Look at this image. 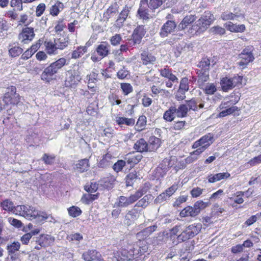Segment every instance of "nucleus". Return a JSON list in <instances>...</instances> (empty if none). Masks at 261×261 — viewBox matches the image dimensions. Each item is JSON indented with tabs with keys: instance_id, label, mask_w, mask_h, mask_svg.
<instances>
[{
	"instance_id": "38",
	"label": "nucleus",
	"mask_w": 261,
	"mask_h": 261,
	"mask_svg": "<svg viewBox=\"0 0 261 261\" xmlns=\"http://www.w3.org/2000/svg\"><path fill=\"white\" fill-rule=\"evenodd\" d=\"M54 40L56 42V45H57V48L58 50L65 49L68 46L70 43V40L68 37L54 39Z\"/></svg>"
},
{
	"instance_id": "17",
	"label": "nucleus",
	"mask_w": 261,
	"mask_h": 261,
	"mask_svg": "<svg viewBox=\"0 0 261 261\" xmlns=\"http://www.w3.org/2000/svg\"><path fill=\"white\" fill-rule=\"evenodd\" d=\"M148 8L150 9L148 0H140L137 13L141 19L143 20L149 19Z\"/></svg>"
},
{
	"instance_id": "6",
	"label": "nucleus",
	"mask_w": 261,
	"mask_h": 261,
	"mask_svg": "<svg viewBox=\"0 0 261 261\" xmlns=\"http://www.w3.org/2000/svg\"><path fill=\"white\" fill-rule=\"evenodd\" d=\"M212 139V136L208 134L202 136L198 140L195 141L192 145V148L196 149L190 154L193 156H198L203 152L211 145V141Z\"/></svg>"
},
{
	"instance_id": "34",
	"label": "nucleus",
	"mask_w": 261,
	"mask_h": 261,
	"mask_svg": "<svg viewBox=\"0 0 261 261\" xmlns=\"http://www.w3.org/2000/svg\"><path fill=\"white\" fill-rule=\"evenodd\" d=\"M116 257L118 261H128L133 259V256L129 253V249L128 250L125 249H122L118 251L116 253Z\"/></svg>"
},
{
	"instance_id": "43",
	"label": "nucleus",
	"mask_w": 261,
	"mask_h": 261,
	"mask_svg": "<svg viewBox=\"0 0 261 261\" xmlns=\"http://www.w3.org/2000/svg\"><path fill=\"white\" fill-rule=\"evenodd\" d=\"M87 51V46H79L76 49L72 51L71 53V58L77 59L81 58Z\"/></svg>"
},
{
	"instance_id": "47",
	"label": "nucleus",
	"mask_w": 261,
	"mask_h": 261,
	"mask_svg": "<svg viewBox=\"0 0 261 261\" xmlns=\"http://www.w3.org/2000/svg\"><path fill=\"white\" fill-rule=\"evenodd\" d=\"M138 175L136 171L129 172L125 177V184L126 187H132L138 178Z\"/></svg>"
},
{
	"instance_id": "58",
	"label": "nucleus",
	"mask_w": 261,
	"mask_h": 261,
	"mask_svg": "<svg viewBox=\"0 0 261 261\" xmlns=\"http://www.w3.org/2000/svg\"><path fill=\"white\" fill-rule=\"evenodd\" d=\"M67 211L68 215L73 218L77 217L82 213V211L79 207L74 205L68 208Z\"/></svg>"
},
{
	"instance_id": "49",
	"label": "nucleus",
	"mask_w": 261,
	"mask_h": 261,
	"mask_svg": "<svg viewBox=\"0 0 261 261\" xmlns=\"http://www.w3.org/2000/svg\"><path fill=\"white\" fill-rule=\"evenodd\" d=\"M221 85L224 91H227L234 88L233 83L230 78L224 77L221 80Z\"/></svg>"
},
{
	"instance_id": "12",
	"label": "nucleus",
	"mask_w": 261,
	"mask_h": 261,
	"mask_svg": "<svg viewBox=\"0 0 261 261\" xmlns=\"http://www.w3.org/2000/svg\"><path fill=\"white\" fill-rule=\"evenodd\" d=\"M15 214L23 216L29 220H33L34 214H37L36 209L29 205H19L16 206Z\"/></svg>"
},
{
	"instance_id": "23",
	"label": "nucleus",
	"mask_w": 261,
	"mask_h": 261,
	"mask_svg": "<svg viewBox=\"0 0 261 261\" xmlns=\"http://www.w3.org/2000/svg\"><path fill=\"white\" fill-rule=\"evenodd\" d=\"M185 104L187 105L188 111L192 110L197 111L198 109L204 108L207 109L211 105H206L205 103H201L198 105V103L195 98H192L190 100H186Z\"/></svg>"
},
{
	"instance_id": "30",
	"label": "nucleus",
	"mask_w": 261,
	"mask_h": 261,
	"mask_svg": "<svg viewBox=\"0 0 261 261\" xmlns=\"http://www.w3.org/2000/svg\"><path fill=\"white\" fill-rule=\"evenodd\" d=\"M100 253L95 249H89L82 254V258L85 261H96Z\"/></svg>"
},
{
	"instance_id": "28",
	"label": "nucleus",
	"mask_w": 261,
	"mask_h": 261,
	"mask_svg": "<svg viewBox=\"0 0 261 261\" xmlns=\"http://www.w3.org/2000/svg\"><path fill=\"white\" fill-rule=\"evenodd\" d=\"M119 10V5L117 2L112 4L105 11L103 14L104 19L109 21L112 16L117 13Z\"/></svg>"
},
{
	"instance_id": "33",
	"label": "nucleus",
	"mask_w": 261,
	"mask_h": 261,
	"mask_svg": "<svg viewBox=\"0 0 261 261\" xmlns=\"http://www.w3.org/2000/svg\"><path fill=\"white\" fill-rule=\"evenodd\" d=\"M157 227L158 226L156 225L148 226L138 232L137 233V236L140 239H142V240H145L144 239H146L152 232L156 230Z\"/></svg>"
},
{
	"instance_id": "52",
	"label": "nucleus",
	"mask_w": 261,
	"mask_h": 261,
	"mask_svg": "<svg viewBox=\"0 0 261 261\" xmlns=\"http://www.w3.org/2000/svg\"><path fill=\"white\" fill-rule=\"evenodd\" d=\"M63 4L61 2L58 1L56 4L50 8L49 14L52 16H57L61 11L60 9H63Z\"/></svg>"
},
{
	"instance_id": "64",
	"label": "nucleus",
	"mask_w": 261,
	"mask_h": 261,
	"mask_svg": "<svg viewBox=\"0 0 261 261\" xmlns=\"http://www.w3.org/2000/svg\"><path fill=\"white\" fill-rule=\"evenodd\" d=\"M55 159L56 156L54 154L49 155L47 153H44L43 155L41 160L46 165H52L54 164Z\"/></svg>"
},
{
	"instance_id": "11",
	"label": "nucleus",
	"mask_w": 261,
	"mask_h": 261,
	"mask_svg": "<svg viewBox=\"0 0 261 261\" xmlns=\"http://www.w3.org/2000/svg\"><path fill=\"white\" fill-rule=\"evenodd\" d=\"M239 58L240 61L237 64L242 69L246 68L248 64L253 62L254 59L252 50L248 47L245 48L242 50L239 55Z\"/></svg>"
},
{
	"instance_id": "8",
	"label": "nucleus",
	"mask_w": 261,
	"mask_h": 261,
	"mask_svg": "<svg viewBox=\"0 0 261 261\" xmlns=\"http://www.w3.org/2000/svg\"><path fill=\"white\" fill-rule=\"evenodd\" d=\"M146 191L143 188L137 190L134 194H131L129 197L121 196L119 197L117 206L121 207H126L137 201L141 198Z\"/></svg>"
},
{
	"instance_id": "55",
	"label": "nucleus",
	"mask_w": 261,
	"mask_h": 261,
	"mask_svg": "<svg viewBox=\"0 0 261 261\" xmlns=\"http://www.w3.org/2000/svg\"><path fill=\"white\" fill-rule=\"evenodd\" d=\"M196 74H197L199 83L207 82L209 79V70H197Z\"/></svg>"
},
{
	"instance_id": "60",
	"label": "nucleus",
	"mask_w": 261,
	"mask_h": 261,
	"mask_svg": "<svg viewBox=\"0 0 261 261\" xmlns=\"http://www.w3.org/2000/svg\"><path fill=\"white\" fill-rule=\"evenodd\" d=\"M151 90L152 93V96H158L159 95L163 96L168 93V91L166 90L161 89L160 87L155 85L151 86Z\"/></svg>"
},
{
	"instance_id": "39",
	"label": "nucleus",
	"mask_w": 261,
	"mask_h": 261,
	"mask_svg": "<svg viewBox=\"0 0 261 261\" xmlns=\"http://www.w3.org/2000/svg\"><path fill=\"white\" fill-rule=\"evenodd\" d=\"M187 106L185 103L179 105L177 108L175 106L176 117L182 118L188 116L189 111Z\"/></svg>"
},
{
	"instance_id": "48",
	"label": "nucleus",
	"mask_w": 261,
	"mask_h": 261,
	"mask_svg": "<svg viewBox=\"0 0 261 261\" xmlns=\"http://www.w3.org/2000/svg\"><path fill=\"white\" fill-rule=\"evenodd\" d=\"M77 169L80 172H84L88 170L90 165L89 160L88 159H84L79 161L78 163L76 165Z\"/></svg>"
},
{
	"instance_id": "18",
	"label": "nucleus",
	"mask_w": 261,
	"mask_h": 261,
	"mask_svg": "<svg viewBox=\"0 0 261 261\" xmlns=\"http://www.w3.org/2000/svg\"><path fill=\"white\" fill-rule=\"evenodd\" d=\"M55 239L50 235L47 234H41L38 237L36 240V243L39 246L43 248L48 247L54 243Z\"/></svg>"
},
{
	"instance_id": "53",
	"label": "nucleus",
	"mask_w": 261,
	"mask_h": 261,
	"mask_svg": "<svg viewBox=\"0 0 261 261\" xmlns=\"http://www.w3.org/2000/svg\"><path fill=\"white\" fill-rule=\"evenodd\" d=\"M116 123L119 125L125 124L127 126H133L135 123V120L134 118L119 117L117 118Z\"/></svg>"
},
{
	"instance_id": "4",
	"label": "nucleus",
	"mask_w": 261,
	"mask_h": 261,
	"mask_svg": "<svg viewBox=\"0 0 261 261\" xmlns=\"http://www.w3.org/2000/svg\"><path fill=\"white\" fill-rule=\"evenodd\" d=\"M201 228L202 225L199 223L189 225L177 236L176 244L194 238L199 233Z\"/></svg>"
},
{
	"instance_id": "14",
	"label": "nucleus",
	"mask_w": 261,
	"mask_h": 261,
	"mask_svg": "<svg viewBox=\"0 0 261 261\" xmlns=\"http://www.w3.org/2000/svg\"><path fill=\"white\" fill-rule=\"evenodd\" d=\"M204 19L201 18L197 21H195V23L189 27L187 32L190 37L194 35H198L204 31L207 23H204Z\"/></svg>"
},
{
	"instance_id": "31",
	"label": "nucleus",
	"mask_w": 261,
	"mask_h": 261,
	"mask_svg": "<svg viewBox=\"0 0 261 261\" xmlns=\"http://www.w3.org/2000/svg\"><path fill=\"white\" fill-rule=\"evenodd\" d=\"M147 143L149 151H155L161 146L162 141L160 138L151 136L149 137Z\"/></svg>"
},
{
	"instance_id": "50",
	"label": "nucleus",
	"mask_w": 261,
	"mask_h": 261,
	"mask_svg": "<svg viewBox=\"0 0 261 261\" xmlns=\"http://www.w3.org/2000/svg\"><path fill=\"white\" fill-rule=\"evenodd\" d=\"M87 87L89 91H85L83 95L86 96L88 99L92 98L96 94H98L99 91L96 86H91L90 84H88Z\"/></svg>"
},
{
	"instance_id": "29",
	"label": "nucleus",
	"mask_w": 261,
	"mask_h": 261,
	"mask_svg": "<svg viewBox=\"0 0 261 261\" xmlns=\"http://www.w3.org/2000/svg\"><path fill=\"white\" fill-rule=\"evenodd\" d=\"M221 17L224 20H237L239 18H243L244 15L240 10H235L233 12L228 11L223 12Z\"/></svg>"
},
{
	"instance_id": "51",
	"label": "nucleus",
	"mask_w": 261,
	"mask_h": 261,
	"mask_svg": "<svg viewBox=\"0 0 261 261\" xmlns=\"http://www.w3.org/2000/svg\"><path fill=\"white\" fill-rule=\"evenodd\" d=\"M20 247V244L19 242L14 241L7 246L6 249L9 255H12L18 251Z\"/></svg>"
},
{
	"instance_id": "13",
	"label": "nucleus",
	"mask_w": 261,
	"mask_h": 261,
	"mask_svg": "<svg viewBox=\"0 0 261 261\" xmlns=\"http://www.w3.org/2000/svg\"><path fill=\"white\" fill-rule=\"evenodd\" d=\"M35 36L34 29L32 27H25L22 28L18 35V39L23 44H28L31 42Z\"/></svg>"
},
{
	"instance_id": "22",
	"label": "nucleus",
	"mask_w": 261,
	"mask_h": 261,
	"mask_svg": "<svg viewBox=\"0 0 261 261\" xmlns=\"http://www.w3.org/2000/svg\"><path fill=\"white\" fill-rule=\"evenodd\" d=\"M196 19L197 17L195 15H186L179 23L178 29L180 30L188 29V27H191L194 22H195Z\"/></svg>"
},
{
	"instance_id": "45",
	"label": "nucleus",
	"mask_w": 261,
	"mask_h": 261,
	"mask_svg": "<svg viewBox=\"0 0 261 261\" xmlns=\"http://www.w3.org/2000/svg\"><path fill=\"white\" fill-rule=\"evenodd\" d=\"M152 199V196L151 194L146 195L136 203L135 207H141L145 208L148 206Z\"/></svg>"
},
{
	"instance_id": "24",
	"label": "nucleus",
	"mask_w": 261,
	"mask_h": 261,
	"mask_svg": "<svg viewBox=\"0 0 261 261\" xmlns=\"http://www.w3.org/2000/svg\"><path fill=\"white\" fill-rule=\"evenodd\" d=\"M240 97L238 95L234 94H231L227 97L224 99V101L222 102L220 105V109H223L230 107L231 105H236L239 100Z\"/></svg>"
},
{
	"instance_id": "42",
	"label": "nucleus",
	"mask_w": 261,
	"mask_h": 261,
	"mask_svg": "<svg viewBox=\"0 0 261 261\" xmlns=\"http://www.w3.org/2000/svg\"><path fill=\"white\" fill-rule=\"evenodd\" d=\"M147 125V118L144 115H141L139 117L136 124L135 125V129L136 131L140 132L145 129Z\"/></svg>"
},
{
	"instance_id": "41",
	"label": "nucleus",
	"mask_w": 261,
	"mask_h": 261,
	"mask_svg": "<svg viewBox=\"0 0 261 261\" xmlns=\"http://www.w3.org/2000/svg\"><path fill=\"white\" fill-rule=\"evenodd\" d=\"M225 28L231 32H243L245 30L244 24H236L231 22H228L225 24Z\"/></svg>"
},
{
	"instance_id": "32",
	"label": "nucleus",
	"mask_w": 261,
	"mask_h": 261,
	"mask_svg": "<svg viewBox=\"0 0 261 261\" xmlns=\"http://www.w3.org/2000/svg\"><path fill=\"white\" fill-rule=\"evenodd\" d=\"M134 148L137 152L141 153L149 151L148 143L143 138L137 141L134 145Z\"/></svg>"
},
{
	"instance_id": "36",
	"label": "nucleus",
	"mask_w": 261,
	"mask_h": 261,
	"mask_svg": "<svg viewBox=\"0 0 261 261\" xmlns=\"http://www.w3.org/2000/svg\"><path fill=\"white\" fill-rule=\"evenodd\" d=\"M37 214H34L33 219H36L39 222L44 223L47 220L49 219H53V217L51 215L48 214L45 211H38L36 210Z\"/></svg>"
},
{
	"instance_id": "59",
	"label": "nucleus",
	"mask_w": 261,
	"mask_h": 261,
	"mask_svg": "<svg viewBox=\"0 0 261 261\" xmlns=\"http://www.w3.org/2000/svg\"><path fill=\"white\" fill-rule=\"evenodd\" d=\"M108 99L112 106L119 105L122 103L119 95L115 93H111L108 96Z\"/></svg>"
},
{
	"instance_id": "5",
	"label": "nucleus",
	"mask_w": 261,
	"mask_h": 261,
	"mask_svg": "<svg viewBox=\"0 0 261 261\" xmlns=\"http://www.w3.org/2000/svg\"><path fill=\"white\" fill-rule=\"evenodd\" d=\"M4 103L7 106H17L20 102V96L17 93V89L14 86H10L7 88L6 92L3 97Z\"/></svg>"
},
{
	"instance_id": "62",
	"label": "nucleus",
	"mask_w": 261,
	"mask_h": 261,
	"mask_svg": "<svg viewBox=\"0 0 261 261\" xmlns=\"http://www.w3.org/2000/svg\"><path fill=\"white\" fill-rule=\"evenodd\" d=\"M66 27V24L63 18L60 19L57 21V23L54 28L55 32L59 34L62 32Z\"/></svg>"
},
{
	"instance_id": "21",
	"label": "nucleus",
	"mask_w": 261,
	"mask_h": 261,
	"mask_svg": "<svg viewBox=\"0 0 261 261\" xmlns=\"http://www.w3.org/2000/svg\"><path fill=\"white\" fill-rule=\"evenodd\" d=\"M8 54L11 58H17L19 57L23 51L18 43L15 42L11 43L8 46Z\"/></svg>"
},
{
	"instance_id": "20",
	"label": "nucleus",
	"mask_w": 261,
	"mask_h": 261,
	"mask_svg": "<svg viewBox=\"0 0 261 261\" xmlns=\"http://www.w3.org/2000/svg\"><path fill=\"white\" fill-rule=\"evenodd\" d=\"M43 43L44 47V50L48 56H55L58 54V50L54 40L53 41L50 39H46L43 41Z\"/></svg>"
},
{
	"instance_id": "40",
	"label": "nucleus",
	"mask_w": 261,
	"mask_h": 261,
	"mask_svg": "<svg viewBox=\"0 0 261 261\" xmlns=\"http://www.w3.org/2000/svg\"><path fill=\"white\" fill-rule=\"evenodd\" d=\"M112 159V155L109 152H107L102 156V159L97 163V166L99 168H104L109 166L111 164Z\"/></svg>"
},
{
	"instance_id": "15",
	"label": "nucleus",
	"mask_w": 261,
	"mask_h": 261,
	"mask_svg": "<svg viewBox=\"0 0 261 261\" xmlns=\"http://www.w3.org/2000/svg\"><path fill=\"white\" fill-rule=\"evenodd\" d=\"M171 167L170 161L167 159H164L156 168L155 175L158 177H163Z\"/></svg>"
},
{
	"instance_id": "54",
	"label": "nucleus",
	"mask_w": 261,
	"mask_h": 261,
	"mask_svg": "<svg viewBox=\"0 0 261 261\" xmlns=\"http://www.w3.org/2000/svg\"><path fill=\"white\" fill-rule=\"evenodd\" d=\"M1 206L3 209L12 212L15 214L16 206H14L13 203L9 199H6L4 200L1 203Z\"/></svg>"
},
{
	"instance_id": "9",
	"label": "nucleus",
	"mask_w": 261,
	"mask_h": 261,
	"mask_svg": "<svg viewBox=\"0 0 261 261\" xmlns=\"http://www.w3.org/2000/svg\"><path fill=\"white\" fill-rule=\"evenodd\" d=\"M146 33V29L144 25H138L133 31L131 38L128 39V45L130 47L139 44Z\"/></svg>"
},
{
	"instance_id": "63",
	"label": "nucleus",
	"mask_w": 261,
	"mask_h": 261,
	"mask_svg": "<svg viewBox=\"0 0 261 261\" xmlns=\"http://www.w3.org/2000/svg\"><path fill=\"white\" fill-rule=\"evenodd\" d=\"M210 65V60L207 58H203L199 62L198 66L201 68L200 70H209Z\"/></svg>"
},
{
	"instance_id": "2",
	"label": "nucleus",
	"mask_w": 261,
	"mask_h": 261,
	"mask_svg": "<svg viewBox=\"0 0 261 261\" xmlns=\"http://www.w3.org/2000/svg\"><path fill=\"white\" fill-rule=\"evenodd\" d=\"M81 80L82 76L80 67H73L66 72L64 86L69 88H75Z\"/></svg>"
},
{
	"instance_id": "56",
	"label": "nucleus",
	"mask_w": 261,
	"mask_h": 261,
	"mask_svg": "<svg viewBox=\"0 0 261 261\" xmlns=\"http://www.w3.org/2000/svg\"><path fill=\"white\" fill-rule=\"evenodd\" d=\"M87 114L91 117H96L98 113V105L90 103L86 108Z\"/></svg>"
},
{
	"instance_id": "44",
	"label": "nucleus",
	"mask_w": 261,
	"mask_h": 261,
	"mask_svg": "<svg viewBox=\"0 0 261 261\" xmlns=\"http://www.w3.org/2000/svg\"><path fill=\"white\" fill-rule=\"evenodd\" d=\"M130 8L128 5H125L119 13L116 21L121 23L124 22L128 16Z\"/></svg>"
},
{
	"instance_id": "26",
	"label": "nucleus",
	"mask_w": 261,
	"mask_h": 261,
	"mask_svg": "<svg viewBox=\"0 0 261 261\" xmlns=\"http://www.w3.org/2000/svg\"><path fill=\"white\" fill-rule=\"evenodd\" d=\"M159 71L162 77L171 81L173 83H178V78L172 73V69L169 66H166L163 69H161Z\"/></svg>"
},
{
	"instance_id": "7",
	"label": "nucleus",
	"mask_w": 261,
	"mask_h": 261,
	"mask_svg": "<svg viewBox=\"0 0 261 261\" xmlns=\"http://www.w3.org/2000/svg\"><path fill=\"white\" fill-rule=\"evenodd\" d=\"M207 205V203L202 201H197L194 204L193 206H187L185 207L180 212V216L181 217H195L200 213L202 209L205 208Z\"/></svg>"
},
{
	"instance_id": "46",
	"label": "nucleus",
	"mask_w": 261,
	"mask_h": 261,
	"mask_svg": "<svg viewBox=\"0 0 261 261\" xmlns=\"http://www.w3.org/2000/svg\"><path fill=\"white\" fill-rule=\"evenodd\" d=\"M99 193H97L95 194H85L83 195L81 201L86 204H89L94 200L97 199L99 197Z\"/></svg>"
},
{
	"instance_id": "57",
	"label": "nucleus",
	"mask_w": 261,
	"mask_h": 261,
	"mask_svg": "<svg viewBox=\"0 0 261 261\" xmlns=\"http://www.w3.org/2000/svg\"><path fill=\"white\" fill-rule=\"evenodd\" d=\"M120 88L122 94L124 96H127L133 91V87L130 83H120Z\"/></svg>"
},
{
	"instance_id": "10",
	"label": "nucleus",
	"mask_w": 261,
	"mask_h": 261,
	"mask_svg": "<svg viewBox=\"0 0 261 261\" xmlns=\"http://www.w3.org/2000/svg\"><path fill=\"white\" fill-rule=\"evenodd\" d=\"M95 51L98 56H96L95 55H92L91 56V60L94 62L100 61L110 54V45L106 41L101 42L97 46Z\"/></svg>"
},
{
	"instance_id": "19",
	"label": "nucleus",
	"mask_w": 261,
	"mask_h": 261,
	"mask_svg": "<svg viewBox=\"0 0 261 261\" xmlns=\"http://www.w3.org/2000/svg\"><path fill=\"white\" fill-rule=\"evenodd\" d=\"M143 156L141 154H136L134 152H130L126 154L124 159L130 167L133 168L138 164L142 160Z\"/></svg>"
},
{
	"instance_id": "61",
	"label": "nucleus",
	"mask_w": 261,
	"mask_h": 261,
	"mask_svg": "<svg viewBox=\"0 0 261 261\" xmlns=\"http://www.w3.org/2000/svg\"><path fill=\"white\" fill-rule=\"evenodd\" d=\"M167 0H149L150 10L152 12H154L155 10L160 7Z\"/></svg>"
},
{
	"instance_id": "1",
	"label": "nucleus",
	"mask_w": 261,
	"mask_h": 261,
	"mask_svg": "<svg viewBox=\"0 0 261 261\" xmlns=\"http://www.w3.org/2000/svg\"><path fill=\"white\" fill-rule=\"evenodd\" d=\"M68 64V63L65 58H60L44 69L41 74V80L49 82L54 79V75L57 73L59 70Z\"/></svg>"
},
{
	"instance_id": "16",
	"label": "nucleus",
	"mask_w": 261,
	"mask_h": 261,
	"mask_svg": "<svg viewBox=\"0 0 261 261\" xmlns=\"http://www.w3.org/2000/svg\"><path fill=\"white\" fill-rule=\"evenodd\" d=\"M176 27V24L174 21L167 20L161 27L159 33L162 38L168 36L170 34L173 32Z\"/></svg>"
},
{
	"instance_id": "35",
	"label": "nucleus",
	"mask_w": 261,
	"mask_h": 261,
	"mask_svg": "<svg viewBox=\"0 0 261 261\" xmlns=\"http://www.w3.org/2000/svg\"><path fill=\"white\" fill-rule=\"evenodd\" d=\"M176 116L175 106H170L163 114V119L167 122H172Z\"/></svg>"
},
{
	"instance_id": "3",
	"label": "nucleus",
	"mask_w": 261,
	"mask_h": 261,
	"mask_svg": "<svg viewBox=\"0 0 261 261\" xmlns=\"http://www.w3.org/2000/svg\"><path fill=\"white\" fill-rule=\"evenodd\" d=\"M149 244L145 240L139 239L138 241L129 244L128 249L133 259L138 260L148 250Z\"/></svg>"
},
{
	"instance_id": "27",
	"label": "nucleus",
	"mask_w": 261,
	"mask_h": 261,
	"mask_svg": "<svg viewBox=\"0 0 261 261\" xmlns=\"http://www.w3.org/2000/svg\"><path fill=\"white\" fill-rule=\"evenodd\" d=\"M139 211L134 207L131 210L129 211L125 216L126 223L127 225H130L139 218Z\"/></svg>"
},
{
	"instance_id": "25",
	"label": "nucleus",
	"mask_w": 261,
	"mask_h": 261,
	"mask_svg": "<svg viewBox=\"0 0 261 261\" xmlns=\"http://www.w3.org/2000/svg\"><path fill=\"white\" fill-rule=\"evenodd\" d=\"M115 181V177L114 175H109L100 180V185L105 189L109 190L113 188Z\"/></svg>"
},
{
	"instance_id": "37",
	"label": "nucleus",
	"mask_w": 261,
	"mask_h": 261,
	"mask_svg": "<svg viewBox=\"0 0 261 261\" xmlns=\"http://www.w3.org/2000/svg\"><path fill=\"white\" fill-rule=\"evenodd\" d=\"M141 60L143 65L153 64L156 60L155 57L151 53L143 51L141 54Z\"/></svg>"
}]
</instances>
